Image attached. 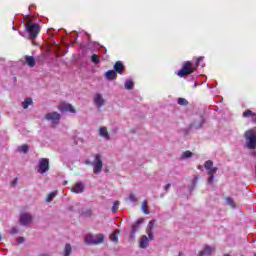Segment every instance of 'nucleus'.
<instances>
[{
	"label": "nucleus",
	"instance_id": "obj_1",
	"mask_svg": "<svg viewBox=\"0 0 256 256\" xmlns=\"http://www.w3.org/2000/svg\"><path fill=\"white\" fill-rule=\"evenodd\" d=\"M25 29L27 33L30 35V39L33 41L34 39H37V35L41 32V27L37 23H33L31 21H28L25 24Z\"/></svg>",
	"mask_w": 256,
	"mask_h": 256
},
{
	"label": "nucleus",
	"instance_id": "obj_2",
	"mask_svg": "<svg viewBox=\"0 0 256 256\" xmlns=\"http://www.w3.org/2000/svg\"><path fill=\"white\" fill-rule=\"evenodd\" d=\"M86 245H101L105 242V235L99 233L93 236V234H87L85 237Z\"/></svg>",
	"mask_w": 256,
	"mask_h": 256
},
{
	"label": "nucleus",
	"instance_id": "obj_3",
	"mask_svg": "<svg viewBox=\"0 0 256 256\" xmlns=\"http://www.w3.org/2000/svg\"><path fill=\"white\" fill-rule=\"evenodd\" d=\"M246 139V146L248 149H256V132L253 129H250L244 133Z\"/></svg>",
	"mask_w": 256,
	"mask_h": 256
},
{
	"label": "nucleus",
	"instance_id": "obj_4",
	"mask_svg": "<svg viewBox=\"0 0 256 256\" xmlns=\"http://www.w3.org/2000/svg\"><path fill=\"white\" fill-rule=\"evenodd\" d=\"M205 169L208 171L207 174L209 176L207 183L209 185H212V183L215 181V173L219 171V168L213 167V161L207 160L204 164Z\"/></svg>",
	"mask_w": 256,
	"mask_h": 256
},
{
	"label": "nucleus",
	"instance_id": "obj_5",
	"mask_svg": "<svg viewBox=\"0 0 256 256\" xmlns=\"http://www.w3.org/2000/svg\"><path fill=\"white\" fill-rule=\"evenodd\" d=\"M195 69L196 68L193 67V64L191 63V61H186L183 63L177 75L178 77H187V75H191L192 73H195Z\"/></svg>",
	"mask_w": 256,
	"mask_h": 256
},
{
	"label": "nucleus",
	"instance_id": "obj_6",
	"mask_svg": "<svg viewBox=\"0 0 256 256\" xmlns=\"http://www.w3.org/2000/svg\"><path fill=\"white\" fill-rule=\"evenodd\" d=\"M93 165V173L95 175H99L101 171H103V159L101 158L100 154H96L94 156V161L92 162Z\"/></svg>",
	"mask_w": 256,
	"mask_h": 256
},
{
	"label": "nucleus",
	"instance_id": "obj_7",
	"mask_svg": "<svg viewBox=\"0 0 256 256\" xmlns=\"http://www.w3.org/2000/svg\"><path fill=\"white\" fill-rule=\"evenodd\" d=\"M46 121H51L52 125H59L61 121V114L58 112H50L45 115Z\"/></svg>",
	"mask_w": 256,
	"mask_h": 256
},
{
	"label": "nucleus",
	"instance_id": "obj_8",
	"mask_svg": "<svg viewBox=\"0 0 256 256\" xmlns=\"http://www.w3.org/2000/svg\"><path fill=\"white\" fill-rule=\"evenodd\" d=\"M49 159L48 158H41L38 162V172L43 175V173H47L49 171Z\"/></svg>",
	"mask_w": 256,
	"mask_h": 256
},
{
	"label": "nucleus",
	"instance_id": "obj_9",
	"mask_svg": "<svg viewBox=\"0 0 256 256\" xmlns=\"http://www.w3.org/2000/svg\"><path fill=\"white\" fill-rule=\"evenodd\" d=\"M58 109L59 111H61V113H75V107H73V105L69 104V103H61L59 106H58Z\"/></svg>",
	"mask_w": 256,
	"mask_h": 256
},
{
	"label": "nucleus",
	"instance_id": "obj_10",
	"mask_svg": "<svg viewBox=\"0 0 256 256\" xmlns=\"http://www.w3.org/2000/svg\"><path fill=\"white\" fill-rule=\"evenodd\" d=\"M19 221L21 225H31L33 221V216L29 213H22L20 215Z\"/></svg>",
	"mask_w": 256,
	"mask_h": 256
},
{
	"label": "nucleus",
	"instance_id": "obj_11",
	"mask_svg": "<svg viewBox=\"0 0 256 256\" xmlns=\"http://www.w3.org/2000/svg\"><path fill=\"white\" fill-rule=\"evenodd\" d=\"M94 103L97 105L99 109L105 105V99H103V95L97 93L94 95Z\"/></svg>",
	"mask_w": 256,
	"mask_h": 256
},
{
	"label": "nucleus",
	"instance_id": "obj_12",
	"mask_svg": "<svg viewBox=\"0 0 256 256\" xmlns=\"http://www.w3.org/2000/svg\"><path fill=\"white\" fill-rule=\"evenodd\" d=\"M72 193H83L85 191V186L82 182H76L71 188Z\"/></svg>",
	"mask_w": 256,
	"mask_h": 256
},
{
	"label": "nucleus",
	"instance_id": "obj_13",
	"mask_svg": "<svg viewBox=\"0 0 256 256\" xmlns=\"http://www.w3.org/2000/svg\"><path fill=\"white\" fill-rule=\"evenodd\" d=\"M114 71L119 75H123V72L125 71V65L123 64V62L121 61L115 62Z\"/></svg>",
	"mask_w": 256,
	"mask_h": 256
},
{
	"label": "nucleus",
	"instance_id": "obj_14",
	"mask_svg": "<svg viewBox=\"0 0 256 256\" xmlns=\"http://www.w3.org/2000/svg\"><path fill=\"white\" fill-rule=\"evenodd\" d=\"M213 253V248H211V246L206 245L202 251L198 252V256H211V254Z\"/></svg>",
	"mask_w": 256,
	"mask_h": 256
},
{
	"label": "nucleus",
	"instance_id": "obj_15",
	"mask_svg": "<svg viewBox=\"0 0 256 256\" xmlns=\"http://www.w3.org/2000/svg\"><path fill=\"white\" fill-rule=\"evenodd\" d=\"M139 247H140V249H147V247H149V238H147L146 235H143L140 238Z\"/></svg>",
	"mask_w": 256,
	"mask_h": 256
},
{
	"label": "nucleus",
	"instance_id": "obj_16",
	"mask_svg": "<svg viewBox=\"0 0 256 256\" xmlns=\"http://www.w3.org/2000/svg\"><path fill=\"white\" fill-rule=\"evenodd\" d=\"M104 77L108 79V81H114V79H117V72L115 70H108Z\"/></svg>",
	"mask_w": 256,
	"mask_h": 256
},
{
	"label": "nucleus",
	"instance_id": "obj_17",
	"mask_svg": "<svg viewBox=\"0 0 256 256\" xmlns=\"http://www.w3.org/2000/svg\"><path fill=\"white\" fill-rule=\"evenodd\" d=\"M119 235H121V231L117 229L114 230V232L110 234V241H112V243H119Z\"/></svg>",
	"mask_w": 256,
	"mask_h": 256
},
{
	"label": "nucleus",
	"instance_id": "obj_18",
	"mask_svg": "<svg viewBox=\"0 0 256 256\" xmlns=\"http://www.w3.org/2000/svg\"><path fill=\"white\" fill-rule=\"evenodd\" d=\"M100 137H104V139H110L109 132L107 131V127H101L99 129Z\"/></svg>",
	"mask_w": 256,
	"mask_h": 256
},
{
	"label": "nucleus",
	"instance_id": "obj_19",
	"mask_svg": "<svg viewBox=\"0 0 256 256\" xmlns=\"http://www.w3.org/2000/svg\"><path fill=\"white\" fill-rule=\"evenodd\" d=\"M25 61L28 67H34L35 66V57L33 56H25Z\"/></svg>",
	"mask_w": 256,
	"mask_h": 256
},
{
	"label": "nucleus",
	"instance_id": "obj_20",
	"mask_svg": "<svg viewBox=\"0 0 256 256\" xmlns=\"http://www.w3.org/2000/svg\"><path fill=\"white\" fill-rule=\"evenodd\" d=\"M143 218L138 219L132 226V231L133 233H137V230L139 229V225H141V223H143Z\"/></svg>",
	"mask_w": 256,
	"mask_h": 256
},
{
	"label": "nucleus",
	"instance_id": "obj_21",
	"mask_svg": "<svg viewBox=\"0 0 256 256\" xmlns=\"http://www.w3.org/2000/svg\"><path fill=\"white\" fill-rule=\"evenodd\" d=\"M29 105H33V99L26 98L24 102L22 103L23 109H29Z\"/></svg>",
	"mask_w": 256,
	"mask_h": 256
},
{
	"label": "nucleus",
	"instance_id": "obj_22",
	"mask_svg": "<svg viewBox=\"0 0 256 256\" xmlns=\"http://www.w3.org/2000/svg\"><path fill=\"white\" fill-rule=\"evenodd\" d=\"M72 251H73V248L71 247V244H69V243L66 244L65 248H64V256L71 255Z\"/></svg>",
	"mask_w": 256,
	"mask_h": 256
},
{
	"label": "nucleus",
	"instance_id": "obj_23",
	"mask_svg": "<svg viewBox=\"0 0 256 256\" xmlns=\"http://www.w3.org/2000/svg\"><path fill=\"white\" fill-rule=\"evenodd\" d=\"M91 62L94 63V65H98V63H101V59L99 58V55L93 54L91 56Z\"/></svg>",
	"mask_w": 256,
	"mask_h": 256
},
{
	"label": "nucleus",
	"instance_id": "obj_24",
	"mask_svg": "<svg viewBox=\"0 0 256 256\" xmlns=\"http://www.w3.org/2000/svg\"><path fill=\"white\" fill-rule=\"evenodd\" d=\"M242 117H245V118L256 117V114L251 110H246L243 112Z\"/></svg>",
	"mask_w": 256,
	"mask_h": 256
},
{
	"label": "nucleus",
	"instance_id": "obj_25",
	"mask_svg": "<svg viewBox=\"0 0 256 256\" xmlns=\"http://www.w3.org/2000/svg\"><path fill=\"white\" fill-rule=\"evenodd\" d=\"M55 197H57V192L49 193L46 198L47 203H51V201H53V199H55Z\"/></svg>",
	"mask_w": 256,
	"mask_h": 256
},
{
	"label": "nucleus",
	"instance_id": "obj_26",
	"mask_svg": "<svg viewBox=\"0 0 256 256\" xmlns=\"http://www.w3.org/2000/svg\"><path fill=\"white\" fill-rule=\"evenodd\" d=\"M190 157H193V152L187 150L183 152L181 159H190Z\"/></svg>",
	"mask_w": 256,
	"mask_h": 256
},
{
	"label": "nucleus",
	"instance_id": "obj_27",
	"mask_svg": "<svg viewBox=\"0 0 256 256\" xmlns=\"http://www.w3.org/2000/svg\"><path fill=\"white\" fill-rule=\"evenodd\" d=\"M178 105L187 107V105H189V101H187L185 98H178Z\"/></svg>",
	"mask_w": 256,
	"mask_h": 256
},
{
	"label": "nucleus",
	"instance_id": "obj_28",
	"mask_svg": "<svg viewBox=\"0 0 256 256\" xmlns=\"http://www.w3.org/2000/svg\"><path fill=\"white\" fill-rule=\"evenodd\" d=\"M142 211L145 213V215H149V208L147 206V201H143L142 203Z\"/></svg>",
	"mask_w": 256,
	"mask_h": 256
},
{
	"label": "nucleus",
	"instance_id": "obj_29",
	"mask_svg": "<svg viewBox=\"0 0 256 256\" xmlns=\"http://www.w3.org/2000/svg\"><path fill=\"white\" fill-rule=\"evenodd\" d=\"M19 151L21 153H29V146L27 144H23L22 146H20Z\"/></svg>",
	"mask_w": 256,
	"mask_h": 256
},
{
	"label": "nucleus",
	"instance_id": "obj_30",
	"mask_svg": "<svg viewBox=\"0 0 256 256\" xmlns=\"http://www.w3.org/2000/svg\"><path fill=\"white\" fill-rule=\"evenodd\" d=\"M155 229V220H151L148 224L146 231H153Z\"/></svg>",
	"mask_w": 256,
	"mask_h": 256
},
{
	"label": "nucleus",
	"instance_id": "obj_31",
	"mask_svg": "<svg viewBox=\"0 0 256 256\" xmlns=\"http://www.w3.org/2000/svg\"><path fill=\"white\" fill-rule=\"evenodd\" d=\"M82 215H83V217H92L93 211H91V209H87L82 212Z\"/></svg>",
	"mask_w": 256,
	"mask_h": 256
},
{
	"label": "nucleus",
	"instance_id": "obj_32",
	"mask_svg": "<svg viewBox=\"0 0 256 256\" xmlns=\"http://www.w3.org/2000/svg\"><path fill=\"white\" fill-rule=\"evenodd\" d=\"M125 89L131 90L133 89V81L128 80L125 82Z\"/></svg>",
	"mask_w": 256,
	"mask_h": 256
},
{
	"label": "nucleus",
	"instance_id": "obj_33",
	"mask_svg": "<svg viewBox=\"0 0 256 256\" xmlns=\"http://www.w3.org/2000/svg\"><path fill=\"white\" fill-rule=\"evenodd\" d=\"M146 233L149 237L148 241H153L155 239V236L153 235V230H146Z\"/></svg>",
	"mask_w": 256,
	"mask_h": 256
},
{
	"label": "nucleus",
	"instance_id": "obj_34",
	"mask_svg": "<svg viewBox=\"0 0 256 256\" xmlns=\"http://www.w3.org/2000/svg\"><path fill=\"white\" fill-rule=\"evenodd\" d=\"M119 209V201H115L112 206V212L115 213Z\"/></svg>",
	"mask_w": 256,
	"mask_h": 256
},
{
	"label": "nucleus",
	"instance_id": "obj_35",
	"mask_svg": "<svg viewBox=\"0 0 256 256\" xmlns=\"http://www.w3.org/2000/svg\"><path fill=\"white\" fill-rule=\"evenodd\" d=\"M129 201L137 203V197H135V194H129Z\"/></svg>",
	"mask_w": 256,
	"mask_h": 256
},
{
	"label": "nucleus",
	"instance_id": "obj_36",
	"mask_svg": "<svg viewBox=\"0 0 256 256\" xmlns=\"http://www.w3.org/2000/svg\"><path fill=\"white\" fill-rule=\"evenodd\" d=\"M201 61H203V56H200L196 59V65H195V69H197V67H199V63H201Z\"/></svg>",
	"mask_w": 256,
	"mask_h": 256
},
{
	"label": "nucleus",
	"instance_id": "obj_37",
	"mask_svg": "<svg viewBox=\"0 0 256 256\" xmlns=\"http://www.w3.org/2000/svg\"><path fill=\"white\" fill-rule=\"evenodd\" d=\"M198 181H199V177L195 176L194 179L192 180L193 187L197 185Z\"/></svg>",
	"mask_w": 256,
	"mask_h": 256
},
{
	"label": "nucleus",
	"instance_id": "obj_38",
	"mask_svg": "<svg viewBox=\"0 0 256 256\" xmlns=\"http://www.w3.org/2000/svg\"><path fill=\"white\" fill-rule=\"evenodd\" d=\"M10 233H11V235H17V233H18L17 228H12Z\"/></svg>",
	"mask_w": 256,
	"mask_h": 256
},
{
	"label": "nucleus",
	"instance_id": "obj_39",
	"mask_svg": "<svg viewBox=\"0 0 256 256\" xmlns=\"http://www.w3.org/2000/svg\"><path fill=\"white\" fill-rule=\"evenodd\" d=\"M24 242H25V238H23V237L17 238V243L21 244V243H24Z\"/></svg>",
	"mask_w": 256,
	"mask_h": 256
},
{
	"label": "nucleus",
	"instance_id": "obj_40",
	"mask_svg": "<svg viewBox=\"0 0 256 256\" xmlns=\"http://www.w3.org/2000/svg\"><path fill=\"white\" fill-rule=\"evenodd\" d=\"M19 182V180L17 178H15L12 183H11V186L12 187H15V185H17V183Z\"/></svg>",
	"mask_w": 256,
	"mask_h": 256
},
{
	"label": "nucleus",
	"instance_id": "obj_41",
	"mask_svg": "<svg viewBox=\"0 0 256 256\" xmlns=\"http://www.w3.org/2000/svg\"><path fill=\"white\" fill-rule=\"evenodd\" d=\"M169 189H171V184H167L165 187H164V191H169Z\"/></svg>",
	"mask_w": 256,
	"mask_h": 256
},
{
	"label": "nucleus",
	"instance_id": "obj_42",
	"mask_svg": "<svg viewBox=\"0 0 256 256\" xmlns=\"http://www.w3.org/2000/svg\"><path fill=\"white\" fill-rule=\"evenodd\" d=\"M227 202L229 203V205H233V199L227 198Z\"/></svg>",
	"mask_w": 256,
	"mask_h": 256
},
{
	"label": "nucleus",
	"instance_id": "obj_43",
	"mask_svg": "<svg viewBox=\"0 0 256 256\" xmlns=\"http://www.w3.org/2000/svg\"><path fill=\"white\" fill-rule=\"evenodd\" d=\"M86 165H93V162L86 161Z\"/></svg>",
	"mask_w": 256,
	"mask_h": 256
},
{
	"label": "nucleus",
	"instance_id": "obj_44",
	"mask_svg": "<svg viewBox=\"0 0 256 256\" xmlns=\"http://www.w3.org/2000/svg\"><path fill=\"white\" fill-rule=\"evenodd\" d=\"M252 123H256V116L253 118Z\"/></svg>",
	"mask_w": 256,
	"mask_h": 256
},
{
	"label": "nucleus",
	"instance_id": "obj_45",
	"mask_svg": "<svg viewBox=\"0 0 256 256\" xmlns=\"http://www.w3.org/2000/svg\"><path fill=\"white\" fill-rule=\"evenodd\" d=\"M224 256H231L230 254H224Z\"/></svg>",
	"mask_w": 256,
	"mask_h": 256
},
{
	"label": "nucleus",
	"instance_id": "obj_46",
	"mask_svg": "<svg viewBox=\"0 0 256 256\" xmlns=\"http://www.w3.org/2000/svg\"><path fill=\"white\" fill-rule=\"evenodd\" d=\"M198 169H201V166H199Z\"/></svg>",
	"mask_w": 256,
	"mask_h": 256
},
{
	"label": "nucleus",
	"instance_id": "obj_47",
	"mask_svg": "<svg viewBox=\"0 0 256 256\" xmlns=\"http://www.w3.org/2000/svg\"><path fill=\"white\" fill-rule=\"evenodd\" d=\"M0 241H1V234H0Z\"/></svg>",
	"mask_w": 256,
	"mask_h": 256
},
{
	"label": "nucleus",
	"instance_id": "obj_48",
	"mask_svg": "<svg viewBox=\"0 0 256 256\" xmlns=\"http://www.w3.org/2000/svg\"><path fill=\"white\" fill-rule=\"evenodd\" d=\"M255 256H256V254H255Z\"/></svg>",
	"mask_w": 256,
	"mask_h": 256
}]
</instances>
